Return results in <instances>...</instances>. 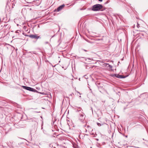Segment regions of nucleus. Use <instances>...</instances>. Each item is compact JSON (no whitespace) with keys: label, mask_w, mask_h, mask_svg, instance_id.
Segmentation results:
<instances>
[{"label":"nucleus","mask_w":148,"mask_h":148,"mask_svg":"<svg viewBox=\"0 0 148 148\" xmlns=\"http://www.w3.org/2000/svg\"><path fill=\"white\" fill-rule=\"evenodd\" d=\"M103 7V5L101 4H96L92 6V10L94 11H99Z\"/></svg>","instance_id":"1"},{"label":"nucleus","mask_w":148,"mask_h":148,"mask_svg":"<svg viewBox=\"0 0 148 148\" xmlns=\"http://www.w3.org/2000/svg\"><path fill=\"white\" fill-rule=\"evenodd\" d=\"M22 87L24 89L30 91H31L34 92L37 91V90H36L35 89L30 87H27L25 86H22Z\"/></svg>","instance_id":"2"},{"label":"nucleus","mask_w":148,"mask_h":148,"mask_svg":"<svg viewBox=\"0 0 148 148\" xmlns=\"http://www.w3.org/2000/svg\"><path fill=\"white\" fill-rule=\"evenodd\" d=\"M85 119V115L84 114L81 112V113L79 114V119L82 121H83Z\"/></svg>","instance_id":"3"},{"label":"nucleus","mask_w":148,"mask_h":148,"mask_svg":"<svg viewBox=\"0 0 148 148\" xmlns=\"http://www.w3.org/2000/svg\"><path fill=\"white\" fill-rule=\"evenodd\" d=\"M29 37L31 38L36 39L40 38V36H38L37 34L30 35L29 36Z\"/></svg>","instance_id":"4"},{"label":"nucleus","mask_w":148,"mask_h":148,"mask_svg":"<svg viewBox=\"0 0 148 148\" xmlns=\"http://www.w3.org/2000/svg\"><path fill=\"white\" fill-rule=\"evenodd\" d=\"M65 6L64 4H63L57 8L55 10V11L57 12H59Z\"/></svg>","instance_id":"5"},{"label":"nucleus","mask_w":148,"mask_h":148,"mask_svg":"<svg viewBox=\"0 0 148 148\" xmlns=\"http://www.w3.org/2000/svg\"><path fill=\"white\" fill-rule=\"evenodd\" d=\"M112 76L114 77H115L119 78H123L125 77L119 74H114L112 75Z\"/></svg>","instance_id":"6"},{"label":"nucleus","mask_w":148,"mask_h":148,"mask_svg":"<svg viewBox=\"0 0 148 148\" xmlns=\"http://www.w3.org/2000/svg\"><path fill=\"white\" fill-rule=\"evenodd\" d=\"M47 97L48 98L47 99V100L49 101V99H50L51 98V96L50 92H49L47 93Z\"/></svg>","instance_id":"7"},{"label":"nucleus","mask_w":148,"mask_h":148,"mask_svg":"<svg viewBox=\"0 0 148 148\" xmlns=\"http://www.w3.org/2000/svg\"><path fill=\"white\" fill-rule=\"evenodd\" d=\"M106 66L110 70H112V66L111 65H110L108 63H106Z\"/></svg>","instance_id":"8"},{"label":"nucleus","mask_w":148,"mask_h":148,"mask_svg":"<svg viewBox=\"0 0 148 148\" xmlns=\"http://www.w3.org/2000/svg\"><path fill=\"white\" fill-rule=\"evenodd\" d=\"M87 130L88 131V132H90L92 130V128H91V127L89 126L88 125L87 126Z\"/></svg>","instance_id":"9"},{"label":"nucleus","mask_w":148,"mask_h":148,"mask_svg":"<svg viewBox=\"0 0 148 148\" xmlns=\"http://www.w3.org/2000/svg\"><path fill=\"white\" fill-rule=\"evenodd\" d=\"M53 75V72H52L51 73H49V74H48L47 77L49 78L51 77Z\"/></svg>","instance_id":"10"},{"label":"nucleus","mask_w":148,"mask_h":148,"mask_svg":"<svg viewBox=\"0 0 148 148\" xmlns=\"http://www.w3.org/2000/svg\"><path fill=\"white\" fill-rule=\"evenodd\" d=\"M98 87L99 88V89L100 90L101 88H103V86H98Z\"/></svg>","instance_id":"11"},{"label":"nucleus","mask_w":148,"mask_h":148,"mask_svg":"<svg viewBox=\"0 0 148 148\" xmlns=\"http://www.w3.org/2000/svg\"><path fill=\"white\" fill-rule=\"evenodd\" d=\"M97 125L99 126H101V124L99 123H97Z\"/></svg>","instance_id":"12"},{"label":"nucleus","mask_w":148,"mask_h":148,"mask_svg":"<svg viewBox=\"0 0 148 148\" xmlns=\"http://www.w3.org/2000/svg\"><path fill=\"white\" fill-rule=\"evenodd\" d=\"M79 110H78V109L77 110V111H81V110H82V109H81L80 108H79Z\"/></svg>","instance_id":"13"},{"label":"nucleus","mask_w":148,"mask_h":148,"mask_svg":"<svg viewBox=\"0 0 148 148\" xmlns=\"http://www.w3.org/2000/svg\"><path fill=\"white\" fill-rule=\"evenodd\" d=\"M137 27L138 28H139V27H140L139 25V24H138V23H137Z\"/></svg>","instance_id":"14"},{"label":"nucleus","mask_w":148,"mask_h":148,"mask_svg":"<svg viewBox=\"0 0 148 148\" xmlns=\"http://www.w3.org/2000/svg\"><path fill=\"white\" fill-rule=\"evenodd\" d=\"M16 32V33H18V30H17V31H16V32Z\"/></svg>","instance_id":"15"},{"label":"nucleus","mask_w":148,"mask_h":148,"mask_svg":"<svg viewBox=\"0 0 148 148\" xmlns=\"http://www.w3.org/2000/svg\"><path fill=\"white\" fill-rule=\"evenodd\" d=\"M84 50L85 51H87V50H85V49H84Z\"/></svg>","instance_id":"16"},{"label":"nucleus","mask_w":148,"mask_h":148,"mask_svg":"<svg viewBox=\"0 0 148 148\" xmlns=\"http://www.w3.org/2000/svg\"><path fill=\"white\" fill-rule=\"evenodd\" d=\"M99 1H102V0H98Z\"/></svg>","instance_id":"17"},{"label":"nucleus","mask_w":148,"mask_h":148,"mask_svg":"<svg viewBox=\"0 0 148 148\" xmlns=\"http://www.w3.org/2000/svg\"><path fill=\"white\" fill-rule=\"evenodd\" d=\"M46 62V60H45H45H44Z\"/></svg>","instance_id":"18"},{"label":"nucleus","mask_w":148,"mask_h":148,"mask_svg":"<svg viewBox=\"0 0 148 148\" xmlns=\"http://www.w3.org/2000/svg\"><path fill=\"white\" fill-rule=\"evenodd\" d=\"M41 128H42V127Z\"/></svg>","instance_id":"19"}]
</instances>
